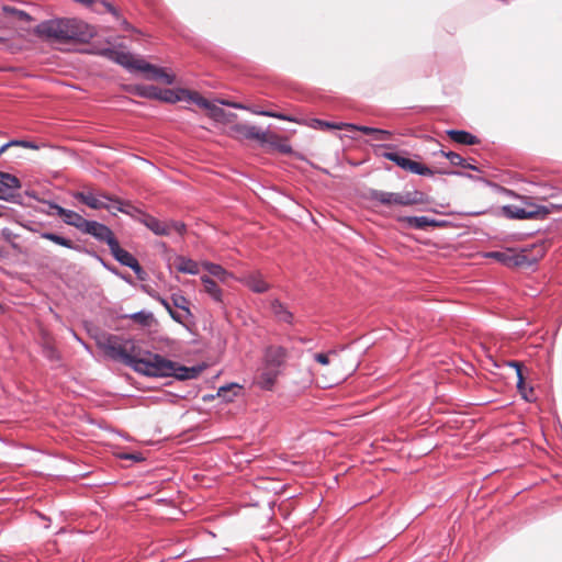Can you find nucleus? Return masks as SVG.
<instances>
[{
    "label": "nucleus",
    "instance_id": "obj_23",
    "mask_svg": "<svg viewBox=\"0 0 562 562\" xmlns=\"http://www.w3.org/2000/svg\"><path fill=\"white\" fill-rule=\"evenodd\" d=\"M205 292L217 303H223V291L217 283L209 276L203 274L200 278Z\"/></svg>",
    "mask_w": 562,
    "mask_h": 562
},
{
    "label": "nucleus",
    "instance_id": "obj_8",
    "mask_svg": "<svg viewBox=\"0 0 562 562\" xmlns=\"http://www.w3.org/2000/svg\"><path fill=\"white\" fill-rule=\"evenodd\" d=\"M74 198L76 200L82 202L90 209H93V210L104 209V210H108L109 212L112 211V206L110 204H108V202L114 203V200H117V198H113L106 193L94 194L91 191L76 192L74 194Z\"/></svg>",
    "mask_w": 562,
    "mask_h": 562
},
{
    "label": "nucleus",
    "instance_id": "obj_51",
    "mask_svg": "<svg viewBox=\"0 0 562 562\" xmlns=\"http://www.w3.org/2000/svg\"><path fill=\"white\" fill-rule=\"evenodd\" d=\"M222 104L234 108V109H246L243 104L237 102L221 101Z\"/></svg>",
    "mask_w": 562,
    "mask_h": 562
},
{
    "label": "nucleus",
    "instance_id": "obj_21",
    "mask_svg": "<svg viewBox=\"0 0 562 562\" xmlns=\"http://www.w3.org/2000/svg\"><path fill=\"white\" fill-rule=\"evenodd\" d=\"M446 133L453 142L458 144L476 145L480 142L475 135L463 130H448Z\"/></svg>",
    "mask_w": 562,
    "mask_h": 562
},
{
    "label": "nucleus",
    "instance_id": "obj_33",
    "mask_svg": "<svg viewBox=\"0 0 562 562\" xmlns=\"http://www.w3.org/2000/svg\"><path fill=\"white\" fill-rule=\"evenodd\" d=\"M524 210L533 211L536 214L531 215V218L535 220H544L550 213L547 206L538 205L536 203H526Z\"/></svg>",
    "mask_w": 562,
    "mask_h": 562
},
{
    "label": "nucleus",
    "instance_id": "obj_44",
    "mask_svg": "<svg viewBox=\"0 0 562 562\" xmlns=\"http://www.w3.org/2000/svg\"><path fill=\"white\" fill-rule=\"evenodd\" d=\"M314 126H319L321 128H340L337 124L335 123H330V122H327V121H323V120H314Z\"/></svg>",
    "mask_w": 562,
    "mask_h": 562
},
{
    "label": "nucleus",
    "instance_id": "obj_53",
    "mask_svg": "<svg viewBox=\"0 0 562 562\" xmlns=\"http://www.w3.org/2000/svg\"><path fill=\"white\" fill-rule=\"evenodd\" d=\"M21 146L31 149H38V145L30 140H21Z\"/></svg>",
    "mask_w": 562,
    "mask_h": 562
},
{
    "label": "nucleus",
    "instance_id": "obj_43",
    "mask_svg": "<svg viewBox=\"0 0 562 562\" xmlns=\"http://www.w3.org/2000/svg\"><path fill=\"white\" fill-rule=\"evenodd\" d=\"M131 269L134 271V273L136 274L138 280H140V281L146 280L147 274L143 270V268L140 267L138 261L135 262V265L133 267H131Z\"/></svg>",
    "mask_w": 562,
    "mask_h": 562
},
{
    "label": "nucleus",
    "instance_id": "obj_42",
    "mask_svg": "<svg viewBox=\"0 0 562 562\" xmlns=\"http://www.w3.org/2000/svg\"><path fill=\"white\" fill-rule=\"evenodd\" d=\"M150 316H151V315H150L149 313H146V312H144V311H139V312H136V313H134V314H132V315H131V317H132L134 321H136V322H138V323H140V324H143V325H146V324H147V322H148V319H149V317H150Z\"/></svg>",
    "mask_w": 562,
    "mask_h": 562
},
{
    "label": "nucleus",
    "instance_id": "obj_56",
    "mask_svg": "<svg viewBox=\"0 0 562 562\" xmlns=\"http://www.w3.org/2000/svg\"><path fill=\"white\" fill-rule=\"evenodd\" d=\"M9 146H21V140H10L8 142Z\"/></svg>",
    "mask_w": 562,
    "mask_h": 562
},
{
    "label": "nucleus",
    "instance_id": "obj_52",
    "mask_svg": "<svg viewBox=\"0 0 562 562\" xmlns=\"http://www.w3.org/2000/svg\"><path fill=\"white\" fill-rule=\"evenodd\" d=\"M170 317L176 321L177 323H182V317L180 314H178L177 312H175L172 308H170V311H168Z\"/></svg>",
    "mask_w": 562,
    "mask_h": 562
},
{
    "label": "nucleus",
    "instance_id": "obj_54",
    "mask_svg": "<svg viewBox=\"0 0 562 562\" xmlns=\"http://www.w3.org/2000/svg\"><path fill=\"white\" fill-rule=\"evenodd\" d=\"M8 257V251L3 246H0V260H3Z\"/></svg>",
    "mask_w": 562,
    "mask_h": 562
},
{
    "label": "nucleus",
    "instance_id": "obj_55",
    "mask_svg": "<svg viewBox=\"0 0 562 562\" xmlns=\"http://www.w3.org/2000/svg\"><path fill=\"white\" fill-rule=\"evenodd\" d=\"M463 168L465 169H471V170H475V171H479V168L472 164H469L464 160V166H462Z\"/></svg>",
    "mask_w": 562,
    "mask_h": 562
},
{
    "label": "nucleus",
    "instance_id": "obj_37",
    "mask_svg": "<svg viewBox=\"0 0 562 562\" xmlns=\"http://www.w3.org/2000/svg\"><path fill=\"white\" fill-rule=\"evenodd\" d=\"M443 157H446L452 166H464V158L461 155L454 151H439Z\"/></svg>",
    "mask_w": 562,
    "mask_h": 562
},
{
    "label": "nucleus",
    "instance_id": "obj_61",
    "mask_svg": "<svg viewBox=\"0 0 562 562\" xmlns=\"http://www.w3.org/2000/svg\"><path fill=\"white\" fill-rule=\"evenodd\" d=\"M280 149L283 153H289L290 151V147H288V146H282V147H280Z\"/></svg>",
    "mask_w": 562,
    "mask_h": 562
},
{
    "label": "nucleus",
    "instance_id": "obj_11",
    "mask_svg": "<svg viewBox=\"0 0 562 562\" xmlns=\"http://www.w3.org/2000/svg\"><path fill=\"white\" fill-rule=\"evenodd\" d=\"M233 131L243 138L246 139H256L261 144L270 143L274 144L271 138H274V135H269L268 132L261 130L256 125L250 124H236L233 127Z\"/></svg>",
    "mask_w": 562,
    "mask_h": 562
},
{
    "label": "nucleus",
    "instance_id": "obj_22",
    "mask_svg": "<svg viewBox=\"0 0 562 562\" xmlns=\"http://www.w3.org/2000/svg\"><path fill=\"white\" fill-rule=\"evenodd\" d=\"M401 221L406 223L408 227L415 229H424L427 226H439L440 223L435 218H430L428 216H405Z\"/></svg>",
    "mask_w": 562,
    "mask_h": 562
},
{
    "label": "nucleus",
    "instance_id": "obj_27",
    "mask_svg": "<svg viewBox=\"0 0 562 562\" xmlns=\"http://www.w3.org/2000/svg\"><path fill=\"white\" fill-rule=\"evenodd\" d=\"M349 126L360 131L361 133H363L366 135H372L373 138L376 140H386V139H390L392 136V133L386 130L370 127V126H366V125L356 126V125L350 124Z\"/></svg>",
    "mask_w": 562,
    "mask_h": 562
},
{
    "label": "nucleus",
    "instance_id": "obj_30",
    "mask_svg": "<svg viewBox=\"0 0 562 562\" xmlns=\"http://www.w3.org/2000/svg\"><path fill=\"white\" fill-rule=\"evenodd\" d=\"M159 95L160 97H158V100L167 102V103H176L178 101L184 100V97L180 92V89H178V90H171V89L160 90L159 89Z\"/></svg>",
    "mask_w": 562,
    "mask_h": 562
},
{
    "label": "nucleus",
    "instance_id": "obj_14",
    "mask_svg": "<svg viewBox=\"0 0 562 562\" xmlns=\"http://www.w3.org/2000/svg\"><path fill=\"white\" fill-rule=\"evenodd\" d=\"M48 205L52 210H54L56 215L63 217V221L67 225L74 226L77 229H79L80 232L82 231L87 220L83 216H81L79 213H77L72 210L65 209L55 202H48Z\"/></svg>",
    "mask_w": 562,
    "mask_h": 562
},
{
    "label": "nucleus",
    "instance_id": "obj_32",
    "mask_svg": "<svg viewBox=\"0 0 562 562\" xmlns=\"http://www.w3.org/2000/svg\"><path fill=\"white\" fill-rule=\"evenodd\" d=\"M102 4L105 7L108 12H110L120 22L121 26L124 30L134 31V27L132 26V24L128 23L126 19L121 16L119 10L113 4H111L110 2H106V1H102Z\"/></svg>",
    "mask_w": 562,
    "mask_h": 562
},
{
    "label": "nucleus",
    "instance_id": "obj_29",
    "mask_svg": "<svg viewBox=\"0 0 562 562\" xmlns=\"http://www.w3.org/2000/svg\"><path fill=\"white\" fill-rule=\"evenodd\" d=\"M279 371L271 369L263 371L259 376V385L263 390H271L276 383Z\"/></svg>",
    "mask_w": 562,
    "mask_h": 562
},
{
    "label": "nucleus",
    "instance_id": "obj_1",
    "mask_svg": "<svg viewBox=\"0 0 562 562\" xmlns=\"http://www.w3.org/2000/svg\"><path fill=\"white\" fill-rule=\"evenodd\" d=\"M37 33L56 41L86 43L94 35V27L78 19H54L37 25Z\"/></svg>",
    "mask_w": 562,
    "mask_h": 562
},
{
    "label": "nucleus",
    "instance_id": "obj_6",
    "mask_svg": "<svg viewBox=\"0 0 562 562\" xmlns=\"http://www.w3.org/2000/svg\"><path fill=\"white\" fill-rule=\"evenodd\" d=\"M418 191L413 192H386L381 190H372L370 193L371 200L379 202L383 205H413L419 202L417 195Z\"/></svg>",
    "mask_w": 562,
    "mask_h": 562
},
{
    "label": "nucleus",
    "instance_id": "obj_5",
    "mask_svg": "<svg viewBox=\"0 0 562 562\" xmlns=\"http://www.w3.org/2000/svg\"><path fill=\"white\" fill-rule=\"evenodd\" d=\"M139 223L146 226L156 236H169L172 232L183 236L187 232V226L180 221L162 222L157 217L146 213L139 217Z\"/></svg>",
    "mask_w": 562,
    "mask_h": 562
},
{
    "label": "nucleus",
    "instance_id": "obj_62",
    "mask_svg": "<svg viewBox=\"0 0 562 562\" xmlns=\"http://www.w3.org/2000/svg\"><path fill=\"white\" fill-rule=\"evenodd\" d=\"M49 353L53 356L55 353V350L54 349H50L49 350Z\"/></svg>",
    "mask_w": 562,
    "mask_h": 562
},
{
    "label": "nucleus",
    "instance_id": "obj_26",
    "mask_svg": "<svg viewBox=\"0 0 562 562\" xmlns=\"http://www.w3.org/2000/svg\"><path fill=\"white\" fill-rule=\"evenodd\" d=\"M114 203H116V206H115L116 212L124 213L137 222H139V217L142 215L146 214V212H144L143 210L132 205L130 202H123L119 198H117V200H114Z\"/></svg>",
    "mask_w": 562,
    "mask_h": 562
},
{
    "label": "nucleus",
    "instance_id": "obj_20",
    "mask_svg": "<svg viewBox=\"0 0 562 562\" xmlns=\"http://www.w3.org/2000/svg\"><path fill=\"white\" fill-rule=\"evenodd\" d=\"M176 268L179 272L191 276H196L200 272V265L195 260L184 256H177Z\"/></svg>",
    "mask_w": 562,
    "mask_h": 562
},
{
    "label": "nucleus",
    "instance_id": "obj_7",
    "mask_svg": "<svg viewBox=\"0 0 562 562\" xmlns=\"http://www.w3.org/2000/svg\"><path fill=\"white\" fill-rule=\"evenodd\" d=\"M101 55L121 65L131 72L138 71L137 66H140L142 61H144V59L136 58L132 53L124 50L120 47L104 48L101 50Z\"/></svg>",
    "mask_w": 562,
    "mask_h": 562
},
{
    "label": "nucleus",
    "instance_id": "obj_4",
    "mask_svg": "<svg viewBox=\"0 0 562 562\" xmlns=\"http://www.w3.org/2000/svg\"><path fill=\"white\" fill-rule=\"evenodd\" d=\"M383 158L393 161L396 166L401 167L404 170H407L414 175L424 176V177H430L436 173L435 170L431 168L416 162L409 158H406L402 156L397 151H384L380 154ZM437 173L440 175H452V176H459V177H467L470 179H473V176L470 173H464L462 171L457 170H438Z\"/></svg>",
    "mask_w": 562,
    "mask_h": 562
},
{
    "label": "nucleus",
    "instance_id": "obj_2",
    "mask_svg": "<svg viewBox=\"0 0 562 562\" xmlns=\"http://www.w3.org/2000/svg\"><path fill=\"white\" fill-rule=\"evenodd\" d=\"M102 349L106 357L119 360L131 369L134 368L138 356L142 355V350L132 339L122 340L117 336H109L103 342Z\"/></svg>",
    "mask_w": 562,
    "mask_h": 562
},
{
    "label": "nucleus",
    "instance_id": "obj_40",
    "mask_svg": "<svg viewBox=\"0 0 562 562\" xmlns=\"http://www.w3.org/2000/svg\"><path fill=\"white\" fill-rule=\"evenodd\" d=\"M3 9L5 12H9V13L18 16L22 21H26V22L31 21L30 14L26 13L25 11H22V10H19L15 8H9V7H4Z\"/></svg>",
    "mask_w": 562,
    "mask_h": 562
},
{
    "label": "nucleus",
    "instance_id": "obj_31",
    "mask_svg": "<svg viewBox=\"0 0 562 562\" xmlns=\"http://www.w3.org/2000/svg\"><path fill=\"white\" fill-rule=\"evenodd\" d=\"M135 93L142 98L147 99H156L158 100L159 95V88L155 86H136L135 87Z\"/></svg>",
    "mask_w": 562,
    "mask_h": 562
},
{
    "label": "nucleus",
    "instance_id": "obj_45",
    "mask_svg": "<svg viewBox=\"0 0 562 562\" xmlns=\"http://www.w3.org/2000/svg\"><path fill=\"white\" fill-rule=\"evenodd\" d=\"M122 459H125V460H132V461H135V462H140L144 460L142 453L137 452V453H124L121 456Z\"/></svg>",
    "mask_w": 562,
    "mask_h": 562
},
{
    "label": "nucleus",
    "instance_id": "obj_9",
    "mask_svg": "<svg viewBox=\"0 0 562 562\" xmlns=\"http://www.w3.org/2000/svg\"><path fill=\"white\" fill-rule=\"evenodd\" d=\"M21 188L20 180L10 173L0 171V190L3 191L0 194V200L7 202H18V198L20 196L16 192Z\"/></svg>",
    "mask_w": 562,
    "mask_h": 562
},
{
    "label": "nucleus",
    "instance_id": "obj_46",
    "mask_svg": "<svg viewBox=\"0 0 562 562\" xmlns=\"http://www.w3.org/2000/svg\"><path fill=\"white\" fill-rule=\"evenodd\" d=\"M314 359H315L318 363H321V364H323V366H326V364H328V363H329V358H328V355H327V353H322V352H319V353H315V355H314Z\"/></svg>",
    "mask_w": 562,
    "mask_h": 562
},
{
    "label": "nucleus",
    "instance_id": "obj_57",
    "mask_svg": "<svg viewBox=\"0 0 562 562\" xmlns=\"http://www.w3.org/2000/svg\"><path fill=\"white\" fill-rule=\"evenodd\" d=\"M121 279H123L124 281H126L127 283H131L132 279L130 276H125L123 273H121V276H119Z\"/></svg>",
    "mask_w": 562,
    "mask_h": 562
},
{
    "label": "nucleus",
    "instance_id": "obj_15",
    "mask_svg": "<svg viewBox=\"0 0 562 562\" xmlns=\"http://www.w3.org/2000/svg\"><path fill=\"white\" fill-rule=\"evenodd\" d=\"M288 350L281 346H269L265 350V363L267 367L278 370L284 364Z\"/></svg>",
    "mask_w": 562,
    "mask_h": 562
},
{
    "label": "nucleus",
    "instance_id": "obj_13",
    "mask_svg": "<svg viewBox=\"0 0 562 562\" xmlns=\"http://www.w3.org/2000/svg\"><path fill=\"white\" fill-rule=\"evenodd\" d=\"M236 281L247 286L254 293H266L270 289V284L263 279L260 271H251L236 278Z\"/></svg>",
    "mask_w": 562,
    "mask_h": 562
},
{
    "label": "nucleus",
    "instance_id": "obj_36",
    "mask_svg": "<svg viewBox=\"0 0 562 562\" xmlns=\"http://www.w3.org/2000/svg\"><path fill=\"white\" fill-rule=\"evenodd\" d=\"M188 374H189V367L182 366L175 361L171 376H173L178 380L184 381V380H190V375H188Z\"/></svg>",
    "mask_w": 562,
    "mask_h": 562
},
{
    "label": "nucleus",
    "instance_id": "obj_17",
    "mask_svg": "<svg viewBox=\"0 0 562 562\" xmlns=\"http://www.w3.org/2000/svg\"><path fill=\"white\" fill-rule=\"evenodd\" d=\"M270 308L273 313L274 318L278 322L285 323L288 325H293L294 316L291 311H289L288 306L284 305L280 300L273 299L270 302Z\"/></svg>",
    "mask_w": 562,
    "mask_h": 562
},
{
    "label": "nucleus",
    "instance_id": "obj_39",
    "mask_svg": "<svg viewBox=\"0 0 562 562\" xmlns=\"http://www.w3.org/2000/svg\"><path fill=\"white\" fill-rule=\"evenodd\" d=\"M233 389H240L239 385L237 384H229V385H224V386H221L218 389V392H217V395L223 397L225 401H232L233 400V396L228 395V393L233 390Z\"/></svg>",
    "mask_w": 562,
    "mask_h": 562
},
{
    "label": "nucleus",
    "instance_id": "obj_58",
    "mask_svg": "<svg viewBox=\"0 0 562 562\" xmlns=\"http://www.w3.org/2000/svg\"><path fill=\"white\" fill-rule=\"evenodd\" d=\"M376 147L378 148H387L389 149V148H392L393 146L390 145V144H382V145H378Z\"/></svg>",
    "mask_w": 562,
    "mask_h": 562
},
{
    "label": "nucleus",
    "instance_id": "obj_64",
    "mask_svg": "<svg viewBox=\"0 0 562 562\" xmlns=\"http://www.w3.org/2000/svg\"><path fill=\"white\" fill-rule=\"evenodd\" d=\"M2 193H3V191L0 190V194H2Z\"/></svg>",
    "mask_w": 562,
    "mask_h": 562
},
{
    "label": "nucleus",
    "instance_id": "obj_63",
    "mask_svg": "<svg viewBox=\"0 0 562 562\" xmlns=\"http://www.w3.org/2000/svg\"><path fill=\"white\" fill-rule=\"evenodd\" d=\"M3 215V212L0 210V217Z\"/></svg>",
    "mask_w": 562,
    "mask_h": 562
},
{
    "label": "nucleus",
    "instance_id": "obj_19",
    "mask_svg": "<svg viewBox=\"0 0 562 562\" xmlns=\"http://www.w3.org/2000/svg\"><path fill=\"white\" fill-rule=\"evenodd\" d=\"M502 214L510 220H529L536 213L533 211H525L524 206L508 204L502 207Z\"/></svg>",
    "mask_w": 562,
    "mask_h": 562
},
{
    "label": "nucleus",
    "instance_id": "obj_18",
    "mask_svg": "<svg viewBox=\"0 0 562 562\" xmlns=\"http://www.w3.org/2000/svg\"><path fill=\"white\" fill-rule=\"evenodd\" d=\"M109 248L114 259L121 265L131 268L137 262V259L131 252L120 246L117 239Z\"/></svg>",
    "mask_w": 562,
    "mask_h": 562
},
{
    "label": "nucleus",
    "instance_id": "obj_41",
    "mask_svg": "<svg viewBox=\"0 0 562 562\" xmlns=\"http://www.w3.org/2000/svg\"><path fill=\"white\" fill-rule=\"evenodd\" d=\"M205 109L210 111V116L215 120L222 119L225 114V112L222 108H220L211 102H210V108H205Z\"/></svg>",
    "mask_w": 562,
    "mask_h": 562
},
{
    "label": "nucleus",
    "instance_id": "obj_3",
    "mask_svg": "<svg viewBox=\"0 0 562 562\" xmlns=\"http://www.w3.org/2000/svg\"><path fill=\"white\" fill-rule=\"evenodd\" d=\"M175 361L158 353L144 351L138 356L133 370L146 376L169 378L172 375Z\"/></svg>",
    "mask_w": 562,
    "mask_h": 562
},
{
    "label": "nucleus",
    "instance_id": "obj_49",
    "mask_svg": "<svg viewBox=\"0 0 562 562\" xmlns=\"http://www.w3.org/2000/svg\"><path fill=\"white\" fill-rule=\"evenodd\" d=\"M508 366L516 370V375L517 376L519 375V373H522V367H521L520 362H518V361H510V362H508Z\"/></svg>",
    "mask_w": 562,
    "mask_h": 562
},
{
    "label": "nucleus",
    "instance_id": "obj_25",
    "mask_svg": "<svg viewBox=\"0 0 562 562\" xmlns=\"http://www.w3.org/2000/svg\"><path fill=\"white\" fill-rule=\"evenodd\" d=\"M201 266L205 269L211 276L217 278L221 282H225L229 278H234L232 272H228L221 265L214 263L211 261H202Z\"/></svg>",
    "mask_w": 562,
    "mask_h": 562
},
{
    "label": "nucleus",
    "instance_id": "obj_16",
    "mask_svg": "<svg viewBox=\"0 0 562 562\" xmlns=\"http://www.w3.org/2000/svg\"><path fill=\"white\" fill-rule=\"evenodd\" d=\"M488 258H493L506 267H518L522 265L525 256L520 254L508 251H491L486 255Z\"/></svg>",
    "mask_w": 562,
    "mask_h": 562
},
{
    "label": "nucleus",
    "instance_id": "obj_48",
    "mask_svg": "<svg viewBox=\"0 0 562 562\" xmlns=\"http://www.w3.org/2000/svg\"><path fill=\"white\" fill-rule=\"evenodd\" d=\"M202 371V367H189L190 380L195 379Z\"/></svg>",
    "mask_w": 562,
    "mask_h": 562
},
{
    "label": "nucleus",
    "instance_id": "obj_50",
    "mask_svg": "<svg viewBox=\"0 0 562 562\" xmlns=\"http://www.w3.org/2000/svg\"><path fill=\"white\" fill-rule=\"evenodd\" d=\"M154 297H155L158 302H160V304H161V305H162L167 311H170V308H172V307H171V305H170V303L168 302V300H166V299H164V297H161V296H159V295H156V296H154Z\"/></svg>",
    "mask_w": 562,
    "mask_h": 562
},
{
    "label": "nucleus",
    "instance_id": "obj_59",
    "mask_svg": "<svg viewBox=\"0 0 562 562\" xmlns=\"http://www.w3.org/2000/svg\"><path fill=\"white\" fill-rule=\"evenodd\" d=\"M8 147H10V146L8 145V143L3 144V145L0 147V155H1V154H2V153H3Z\"/></svg>",
    "mask_w": 562,
    "mask_h": 562
},
{
    "label": "nucleus",
    "instance_id": "obj_28",
    "mask_svg": "<svg viewBox=\"0 0 562 562\" xmlns=\"http://www.w3.org/2000/svg\"><path fill=\"white\" fill-rule=\"evenodd\" d=\"M180 92L184 97L183 101L192 102L203 109L210 108V101L202 97L199 92L190 91L188 89H180Z\"/></svg>",
    "mask_w": 562,
    "mask_h": 562
},
{
    "label": "nucleus",
    "instance_id": "obj_38",
    "mask_svg": "<svg viewBox=\"0 0 562 562\" xmlns=\"http://www.w3.org/2000/svg\"><path fill=\"white\" fill-rule=\"evenodd\" d=\"M252 112L255 114H259V115H263V116H269V117H276V119H279V120H282V121H288V122H293L294 121L289 115H285L283 113L273 112V111H257V110H254Z\"/></svg>",
    "mask_w": 562,
    "mask_h": 562
},
{
    "label": "nucleus",
    "instance_id": "obj_35",
    "mask_svg": "<svg viewBox=\"0 0 562 562\" xmlns=\"http://www.w3.org/2000/svg\"><path fill=\"white\" fill-rule=\"evenodd\" d=\"M517 389L524 400L531 401L533 389L526 386L522 373H519V375L517 376Z\"/></svg>",
    "mask_w": 562,
    "mask_h": 562
},
{
    "label": "nucleus",
    "instance_id": "obj_34",
    "mask_svg": "<svg viewBox=\"0 0 562 562\" xmlns=\"http://www.w3.org/2000/svg\"><path fill=\"white\" fill-rule=\"evenodd\" d=\"M171 301L172 305L176 306L177 308L182 310L187 316L192 315L189 308V300L184 295L180 293H173L171 295Z\"/></svg>",
    "mask_w": 562,
    "mask_h": 562
},
{
    "label": "nucleus",
    "instance_id": "obj_24",
    "mask_svg": "<svg viewBox=\"0 0 562 562\" xmlns=\"http://www.w3.org/2000/svg\"><path fill=\"white\" fill-rule=\"evenodd\" d=\"M40 237L43 238V239L50 240L54 244L59 245L61 247H65V248H68V249H72V250H76V251H81V247L76 245V244H74L72 240H70L69 238H66L64 236L57 235L55 233L42 232L40 234Z\"/></svg>",
    "mask_w": 562,
    "mask_h": 562
},
{
    "label": "nucleus",
    "instance_id": "obj_47",
    "mask_svg": "<svg viewBox=\"0 0 562 562\" xmlns=\"http://www.w3.org/2000/svg\"><path fill=\"white\" fill-rule=\"evenodd\" d=\"M95 257L99 259V261L101 262V265L106 269L109 270L110 272H112L113 274L115 276H121V272L115 268V267H112L110 266L109 263H106L101 257L97 256Z\"/></svg>",
    "mask_w": 562,
    "mask_h": 562
},
{
    "label": "nucleus",
    "instance_id": "obj_60",
    "mask_svg": "<svg viewBox=\"0 0 562 562\" xmlns=\"http://www.w3.org/2000/svg\"><path fill=\"white\" fill-rule=\"evenodd\" d=\"M108 204H110V205L112 206V211H111V213H112V214H115V212H114V211H116V210H115L116 203L108 202Z\"/></svg>",
    "mask_w": 562,
    "mask_h": 562
},
{
    "label": "nucleus",
    "instance_id": "obj_10",
    "mask_svg": "<svg viewBox=\"0 0 562 562\" xmlns=\"http://www.w3.org/2000/svg\"><path fill=\"white\" fill-rule=\"evenodd\" d=\"M81 233L91 235L98 241L106 243L109 247L116 240L111 228L105 224L99 223L97 221L87 220Z\"/></svg>",
    "mask_w": 562,
    "mask_h": 562
},
{
    "label": "nucleus",
    "instance_id": "obj_12",
    "mask_svg": "<svg viewBox=\"0 0 562 562\" xmlns=\"http://www.w3.org/2000/svg\"><path fill=\"white\" fill-rule=\"evenodd\" d=\"M138 67V71L143 72L147 80L162 81L166 85H172L175 82V75L168 72L162 67H157L146 60L142 61Z\"/></svg>",
    "mask_w": 562,
    "mask_h": 562
}]
</instances>
